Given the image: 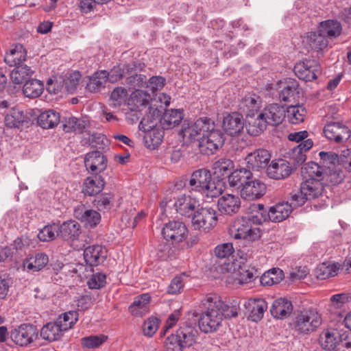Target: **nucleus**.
<instances>
[{
	"instance_id": "79ce46f5",
	"label": "nucleus",
	"mask_w": 351,
	"mask_h": 351,
	"mask_svg": "<svg viewBox=\"0 0 351 351\" xmlns=\"http://www.w3.org/2000/svg\"><path fill=\"white\" fill-rule=\"evenodd\" d=\"M15 68L10 73L12 81L16 84H20L31 79L34 71L26 64H21Z\"/></svg>"
},
{
	"instance_id": "f8f14e48",
	"label": "nucleus",
	"mask_w": 351,
	"mask_h": 351,
	"mask_svg": "<svg viewBox=\"0 0 351 351\" xmlns=\"http://www.w3.org/2000/svg\"><path fill=\"white\" fill-rule=\"evenodd\" d=\"M73 215L75 217L84 223L86 227L95 228L101 221V215L93 209H87L85 205L78 204L75 207Z\"/></svg>"
},
{
	"instance_id": "6e6552de",
	"label": "nucleus",
	"mask_w": 351,
	"mask_h": 351,
	"mask_svg": "<svg viewBox=\"0 0 351 351\" xmlns=\"http://www.w3.org/2000/svg\"><path fill=\"white\" fill-rule=\"evenodd\" d=\"M294 73L300 80L311 82L315 80L321 74V66L315 61L306 60L297 63L294 66Z\"/></svg>"
},
{
	"instance_id": "3c124183",
	"label": "nucleus",
	"mask_w": 351,
	"mask_h": 351,
	"mask_svg": "<svg viewBox=\"0 0 351 351\" xmlns=\"http://www.w3.org/2000/svg\"><path fill=\"white\" fill-rule=\"evenodd\" d=\"M234 167V163L230 159L220 158L213 165V173L218 178L230 175Z\"/></svg>"
},
{
	"instance_id": "20e7f679",
	"label": "nucleus",
	"mask_w": 351,
	"mask_h": 351,
	"mask_svg": "<svg viewBox=\"0 0 351 351\" xmlns=\"http://www.w3.org/2000/svg\"><path fill=\"white\" fill-rule=\"evenodd\" d=\"M322 322L320 314L315 310H304L295 313L293 328L302 334L315 331Z\"/></svg>"
},
{
	"instance_id": "338daca9",
	"label": "nucleus",
	"mask_w": 351,
	"mask_h": 351,
	"mask_svg": "<svg viewBox=\"0 0 351 351\" xmlns=\"http://www.w3.org/2000/svg\"><path fill=\"white\" fill-rule=\"evenodd\" d=\"M159 112L160 111L156 108L153 112V115L147 114L145 116L139 123V128L145 132L153 130L156 125V121L154 117L156 114L158 116Z\"/></svg>"
},
{
	"instance_id": "37998d69",
	"label": "nucleus",
	"mask_w": 351,
	"mask_h": 351,
	"mask_svg": "<svg viewBox=\"0 0 351 351\" xmlns=\"http://www.w3.org/2000/svg\"><path fill=\"white\" fill-rule=\"evenodd\" d=\"M306 110L302 105H291L285 110L286 118L291 124H299L304 121Z\"/></svg>"
},
{
	"instance_id": "0eeeda50",
	"label": "nucleus",
	"mask_w": 351,
	"mask_h": 351,
	"mask_svg": "<svg viewBox=\"0 0 351 351\" xmlns=\"http://www.w3.org/2000/svg\"><path fill=\"white\" fill-rule=\"evenodd\" d=\"M38 330L32 324H22L10 332V338L16 344L25 346L38 339Z\"/></svg>"
},
{
	"instance_id": "4be33fe9",
	"label": "nucleus",
	"mask_w": 351,
	"mask_h": 351,
	"mask_svg": "<svg viewBox=\"0 0 351 351\" xmlns=\"http://www.w3.org/2000/svg\"><path fill=\"white\" fill-rule=\"evenodd\" d=\"M293 311V305L290 300L280 298L275 300L270 308L271 315L276 319H284Z\"/></svg>"
},
{
	"instance_id": "09e8293b",
	"label": "nucleus",
	"mask_w": 351,
	"mask_h": 351,
	"mask_svg": "<svg viewBox=\"0 0 351 351\" xmlns=\"http://www.w3.org/2000/svg\"><path fill=\"white\" fill-rule=\"evenodd\" d=\"M182 119V112L180 110H167L162 119L161 124L165 129H170L178 125Z\"/></svg>"
},
{
	"instance_id": "0e129e2a",
	"label": "nucleus",
	"mask_w": 351,
	"mask_h": 351,
	"mask_svg": "<svg viewBox=\"0 0 351 351\" xmlns=\"http://www.w3.org/2000/svg\"><path fill=\"white\" fill-rule=\"evenodd\" d=\"M195 122L201 136H206V133L214 130L215 125V121L206 117H200Z\"/></svg>"
},
{
	"instance_id": "680f3d73",
	"label": "nucleus",
	"mask_w": 351,
	"mask_h": 351,
	"mask_svg": "<svg viewBox=\"0 0 351 351\" xmlns=\"http://www.w3.org/2000/svg\"><path fill=\"white\" fill-rule=\"evenodd\" d=\"M151 99V95L141 90H136L131 95V100L137 108L146 106Z\"/></svg>"
},
{
	"instance_id": "a18cd8bd",
	"label": "nucleus",
	"mask_w": 351,
	"mask_h": 351,
	"mask_svg": "<svg viewBox=\"0 0 351 351\" xmlns=\"http://www.w3.org/2000/svg\"><path fill=\"white\" fill-rule=\"evenodd\" d=\"M60 120L59 113L53 110L42 112L38 117V124L44 129H50L56 126Z\"/></svg>"
},
{
	"instance_id": "ea45409f",
	"label": "nucleus",
	"mask_w": 351,
	"mask_h": 351,
	"mask_svg": "<svg viewBox=\"0 0 351 351\" xmlns=\"http://www.w3.org/2000/svg\"><path fill=\"white\" fill-rule=\"evenodd\" d=\"M105 182L101 176L94 178L88 177L83 184L82 192L86 195L94 196L99 193L104 188Z\"/></svg>"
},
{
	"instance_id": "de8ad7c7",
	"label": "nucleus",
	"mask_w": 351,
	"mask_h": 351,
	"mask_svg": "<svg viewBox=\"0 0 351 351\" xmlns=\"http://www.w3.org/2000/svg\"><path fill=\"white\" fill-rule=\"evenodd\" d=\"M339 269L337 263L324 262L319 265L315 269V275L319 280H325L335 276Z\"/></svg>"
},
{
	"instance_id": "5701e85b",
	"label": "nucleus",
	"mask_w": 351,
	"mask_h": 351,
	"mask_svg": "<svg viewBox=\"0 0 351 351\" xmlns=\"http://www.w3.org/2000/svg\"><path fill=\"white\" fill-rule=\"evenodd\" d=\"M106 250L101 245H90L84 252V260L90 266H97L102 263L106 258Z\"/></svg>"
},
{
	"instance_id": "c85d7f7f",
	"label": "nucleus",
	"mask_w": 351,
	"mask_h": 351,
	"mask_svg": "<svg viewBox=\"0 0 351 351\" xmlns=\"http://www.w3.org/2000/svg\"><path fill=\"white\" fill-rule=\"evenodd\" d=\"M59 237L64 240H77L81 233L80 224L73 220L58 224Z\"/></svg>"
},
{
	"instance_id": "9d476101",
	"label": "nucleus",
	"mask_w": 351,
	"mask_h": 351,
	"mask_svg": "<svg viewBox=\"0 0 351 351\" xmlns=\"http://www.w3.org/2000/svg\"><path fill=\"white\" fill-rule=\"evenodd\" d=\"M266 189L265 184L252 176V179L241 188L240 195L244 199L255 200L263 197L266 193Z\"/></svg>"
},
{
	"instance_id": "a211bd4d",
	"label": "nucleus",
	"mask_w": 351,
	"mask_h": 351,
	"mask_svg": "<svg viewBox=\"0 0 351 351\" xmlns=\"http://www.w3.org/2000/svg\"><path fill=\"white\" fill-rule=\"evenodd\" d=\"M313 145V143L311 139H306L291 150L289 153V161H287V162L293 167V169L305 162L306 159L305 152L309 150Z\"/></svg>"
},
{
	"instance_id": "72a5a7b5",
	"label": "nucleus",
	"mask_w": 351,
	"mask_h": 351,
	"mask_svg": "<svg viewBox=\"0 0 351 351\" xmlns=\"http://www.w3.org/2000/svg\"><path fill=\"white\" fill-rule=\"evenodd\" d=\"M27 58V52L22 45H16L6 53L4 60L10 66L23 64Z\"/></svg>"
},
{
	"instance_id": "bf43d9fd",
	"label": "nucleus",
	"mask_w": 351,
	"mask_h": 351,
	"mask_svg": "<svg viewBox=\"0 0 351 351\" xmlns=\"http://www.w3.org/2000/svg\"><path fill=\"white\" fill-rule=\"evenodd\" d=\"M223 191V184L220 181H213L211 178L201 193L208 197H215L221 195Z\"/></svg>"
},
{
	"instance_id": "58836bf2",
	"label": "nucleus",
	"mask_w": 351,
	"mask_h": 351,
	"mask_svg": "<svg viewBox=\"0 0 351 351\" xmlns=\"http://www.w3.org/2000/svg\"><path fill=\"white\" fill-rule=\"evenodd\" d=\"M340 332L337 329H328L320 335L319 342L323 349L328 351L333 350L337 345L339 346Z\"/></svg>"
},
{
	"instance_id": "412c9836",
	"label": "nucleus",
	"mask_w": 351,
	"mask_h": 351,
	"mask_svg": "<svg viewBox=\"0 0 351 351\" xmlns=\"http://www.w3.org/2000/svg\"><path fill=\"white\" fill-rule=\"evenodd\" d=\"M261 117V111L246 116V129L250 136H258L266 130L267 123L265 118Z\"/></svg>"
},
{
	"instance_id": "1a4fd4ad",
	"label": "nucleus",
	"mask_w": 351,
	"mask_h": 351,
	"mask_svg": "<svg viewBox=\"0 0 351 351\" xmlns=\"http://www.w3.org/2000/svg\"><path fill=\"white\" fill-rule=\"evenodd\" d=\"M162 234L164 238L175 243H180L185 240L188 235L186 225L180 221H171L165 224Z\"/></svg>"
},
{
	"instance_id": "4d7b16f0",
	"label": "nucleus",
	"mask_w": 351,
	"mask_h": 351,
	"mask_svg": "<svg viewBox=\"0 0 351 351\" xmlns=\"http://www.w3.org/2000/svg\"><path fill=\"white\" fill-rule=\"evenodd\" d=\"M58 230V223L45 226L38 234V238L43 242L52 241L59 237Z\"/></svg>"
},
{
	"instance_id": "e2e57ef3",
	"label": "nucleus",
	"mask_w": 351,
	"mask_h": 351,
	"mask_svg": "<svg viewBox=\"0 0 351 351\" xmlns=\"http://www.w3.org/2000/svg\"><path fill=\"white\" fill-rule=\"evenodd\" d=\"M160 324V319L156 317H150L143 324V335L152 337L157 331Z\"/></svg>"
},
{
	"instance_id": "f03ea898",
	"label": "nucleus",
	"mask_w": 351,
	"mask_h": 351,
	"mask_svg": "<svg viewBox=\"0 0 351 351\" xmlns=\"http://www.w3.org/2000/svg\"><path fill=\"white\" fill-rule=\"evenodd\" d=\"M197 336V330L193 326H180L175 334L171 335L165 339L166 350L185 351L195 343Z\"/></svg>"
},
{
	"instance_id": "13d9d810",
	"label": "nucleus",
	"mask_w": 351,
	"mask_h": 351,
	"mask_svg": "<svg viewBox=\"0 0 351 351\" xmlns=\"http://www.w3.org/2000/svg\"><path fill=\"white\" fill-rule=\"evenodd\" d=\"M128 97V91L123 87H117L111 93L110 101V105L117 107L125 103Z\"/></svg>"
},
{
	"instance_id": "8fccbe9b",
	"label": "nucleus",
	"mask_w": 351,
	"mask_h": 351,
	"mask_svg": "<svg viewBox=\"0 0 351 351\" xmlns=\"http://www.w3.org/2000/svg\"><path fill=\"white\" fill-rule=\"evenodd\" d=\"M43 88L44 85L41 81L31 78L25 82L23 93L27 97L36 98L42 94Z\"/></svg>"
},
{
	"instance_id": "603ef678",
	"label": "nucleus",
	"mask_w": 351,
	"mask_h": 351,
	"mask_svg": "<svg viewBox=\"0 0 351 351\" xmlns=\"http://www.w3.org/2000/svg\"><path fill=\"white\" fill-rule=\"evenodd\" d=\"M79 314L76 311H69L61 314L56 322L63 331L71 329L77 322Z\"/></svg>"
},
{
	"instance_id": "7ed1b4c3",
	"label": "nucleus",
	"mask_w": 351,
	"mask_h": 351,
	"mask_svg": "<svg viewBox=\"0 0 351 351\" xmlns=\"http://www.w3.org/2000/svg\"><path fill=\"white\" fill-rule=\"evenodd\" d=\"M229 235L234 239L243 240L244 243L254 242L261 237V230L254 228L247 217H237L232 220L228 228Z\"/></svg>"
},
{
	"instance_id": "774afa93",
	"label": "nucleus",
	"mask_w": 351,
	"mask_h": 351,
	"mask_svg": "<svg viewBox=\"0 0 351 351\" xmlns=\"http://www.w3.org/2000/svg\"><path fill=\"white\" fill-rule=\"evenodd\" d=\"M107 339L105 335L90 336L82 339V344L87 348H95L101 346Z\"/></svg>"
},
{
	"instance_id": "4c0bfd02",
	"label": "nucleus",
	"mask_w": 351,
	"mask_h": 351,
	"mask_svg": "<svg viewBox=\"0 0 351 351\" xmlns=\"http://www.w3.org/2000/svg\"><path fill=\"white\" fill-rule=\"evenodd\" d=\"M318 30L329 40L341 35L342 27L337 20H326L320 23Z\"/></svg>"
},
{
	"instance_id": "a878e982",
	"label": "nucleus",
	"mask_w": 351,
	"mask_h": 351,
	"mask_svg": "<svg viewBox=\"0 0 351 351\" xmlns=\"http://www.w3.org/2000/svg\"><path fill=\"white\" fill-rule=\"evenodd\" d=\"M324 189L323 184L317 179H306L301 183L300 193H303L308 200H311L322 195Z\"/></svg>"
},
{
	"instance_id": "a19ab883",
	"label": "nucleus",
	"mask_w": 351,
	"mask_h": 351,
	"mask_svg": "<svg viewBox=\"0 0 351 351\" xmlns=\"http://www.w3.org/2000/svg\"><path fill=\"white\" fill-rule=\"evenodd\" d=\"M63 332V330L56 321L44 325L40 330V336L45 340L54 341L61 338Z\"/></svg>"
},
{
	"instance_id": "dca6fc26",
	"label": "nucleus",
	"mask_w": 351,
	"mask_h": 351,
	"mask_svg": "<svg viewBox=\"0 0 351 351\" xmlns=\"http://www.w3.org/2000/svg\"><path fill=\"white\" fill-rule=\"evenodd\" d=\"M244 128V119L241 114L232 112L224 117L223 128L227 134L232 136L239 135Z\"/></svg>"
},
{
	"instance_id": "4468645a",
	"label": "nucleus",
	"mask_w": 351,
	"mask_h": 351,
	"mask_svg": "<svg viewBox=\"0 0 351 351\" xmlns=\"http://www.w3.org/2000/svg\"><path fill=\"white\" fill-rule=\"evenodd\" d=\"M350 130L339 122H330L324 128L325 136L336 143H341L350 137Z\"/></svg>"
},
{
	"instance_id": "bb28decb",
	"label": "nucleus",
	"mask_w": 351,
	"mask_h": 351,
	"mask_svg": "<svg viewBox=\"0 0 351 351\" xmlns=\"http://www.w3.org/2000/svg\"><path fill=\"white\" fill-rule=\"evenodd\" d=\"M211 179V174L206 169H199L195 171L189 180V185L192 190L202 192L208 181Z\"/></svg>"
},
{
	"instance_id": "f257e3e1",
	"label": "nucleus",
	"mask_w": 351,
	"mask_h": 351,
	"mask_svg": "<svg viewBox=\"0 0 351 351\" xmlns=\"http://www.w3.org/2000/svg\"><path fill=\"white\" fill-rule=\"evenodd\" d=\"M226 304L217 295H208L202 301L199 328L204 333L215 332L221 326Z\"/></svg>"
},
{
	"instance_id": "39448f33",
	"label": "nucleus",
	"mask_w": 351,
	"mask_h": 351,
	"mask_svg": "<svg viewBox=\"0 0 351 351\" xmlns=\"http://www.w3.org/2000/svg\"><path fill=\"white\" fill-rule=\"evenodd\" d=\"M217 221V212L214 208L201 207L194 213L191 222L195 230L206 232L214 228Z\"/></svg>"
},
{
	"instance_id": "7c9ffc66",
	"label": "nucleus",
	"mask_w": 351,
	"mask_h": 351,
	"mask_svg": "<svg viewBox=\"0 0 351 351\" xmlns=\"http://www.w3.org/2000/svg\"><path fill=\"white\" fill-rule=\"evenodd\" d=\"M48 256L43 252L37 253L24 260L23 265L28 272H36L43 269L48 263Z\"/></svg>"
},
{
	"instance_id": "aec40b11",
	"label": "nucleus",
	"mask_w": 351,
	"mask_h": 351,
	"mask_svg": "<svg viewBox=\"0 0 351 351\" xmlns=\"http://www.w3.org/2000/svg\"><path fill=\"white\" fill-rule=\"evenodd\" d=\"M293 171V167L287 161L280 160L272 161L267 168V176L272 179L280 180L287 178Z\"/></svg>"
},
{
	"instance_id": "393cba45",
	"label": "nucleus",
	"mask_w": 351,
	"mask_h": 351,
	"mask_svg": "<svg viewBox=\"0 0 351 351\" xmlns=\"http://www.w3.org/2000/svg\"><path fill=\"white\" fill-rule=\"evenodd\" d=\"M29 117L23 110L18 107L12 108L5 114L4 123L7 128H20L25 123H27Z\"/></svg>"
},
{
	"instance_id": "ddd939ff",
	"label": "nucleus",
	"mask_w": 351,
	"mask_h": 351,
	"mask_svg": "<svg viewBox=\"0 0 351 351\" xmlns=\"http://www.w3.org/2000/svg\"><path fill=\"white\" fill-rule=\"evenodd\" d=\"M261 117H264L267 125L276 126L286 118L285 108L278 104H271L261 111Z\"/></svg>"
},
{
	"instance_id": "2f4dec72",
	"label": "nucleus",
	"mask_w": 351,
	"mask_h": 351,
	"mask_svg": "<svg viewBox=\"0 0 351 351\" xmlns=\"http://www.w3.org/2000/svg\"><path fill=\"white\" fill-rule=\"evenodd\" d=\"M292 210L289 202H280L269 208L267 216L270 217L272 222H280L286 219Z\"/></svg>"
},
{
	"instance_id": "e433bc0d",
	"label": "nucleus",
	"mask_w": 351,
	"mask_h": 351,
	"mask_svg": "<svg viewBox=\"0 0 351 351\" xmlns=\"http://www.w3.org/2000/svg\"><path fill=\"white\" fill-rule=\"evenodd\" d=\"M151 297L148 293H143L135 298L133 303L129 306V311L132 315L143 317L149 311V303Z\"/></svg>"
},
{
	"instance_id": "2eb2a0df",
	"label": "nucleus",
	"mask_w": 351,
	"mask_h": 351,
	"mask_svg": "<svg viewBox=\"0 0 351 351\" xmlns=\"http://www.w3.org/2000/svg\"><path fill=\"white\" fill-rule=\"evenodd\" d=\"M84 164L88 172L97 174L106 169L107 159L101 152L93 151L86 155Z\"/></svg>"
},
{
	"instance_id": "473e14b6",
	"label": "nucleus",
	"mask_w": 351,
	"mask_h": 351,
	"mask_svg": "<svg viewBox=\"0 0 351 351\" xmlns=\"http://www.w3.org/2000/svg\"><path fill=\"white\" fill-rule=\"evenodd\" d=\"M253 173L250 170L245 168H241L236 169L231 172L228 176V182L230 186L236 187L237 189H241L245 183L252 179Z\"/></svg>"
},
{
	"instance_id": "f704fd0d",
	"label": "nucleus",
	"mask_w": 351,
	"mask_h": 351,
	"mask_svg": "<svg viewBox=\"0 0 351 351\" xmlns=\"http://www.w3.org/2000/svg\"><path fill=\"white\" fill-rule=\"evenodd\" d=\"M306 45L316 51H322L328 45V40L319 30L307 34L304 40Z\"/></svg>"
},
{
	"instance_id": "864d4df0",
	"label": "nucleus",
	"mask_w": 351,
	"mask_h": 351,
	"mask_svg": "<svg viewBox=\"0 0 351 351\" xmlns=\"http://www.w3.org/2000/svg\"><path fill=\"white\" fill-rule=\"evenodd\" d=\"M269 210H267L263 204H258L254 205L252 212L247 218L250 223L254 224H261L267 220L270 221V217L267 216Z\"/></svg>"
},
{
	"instance_id": "9b49d317",
	"label": "nucleus",
	"mask_w": 351,
	"mask_h": 351,
	"mask_svg": "<svg viewBox=\"0 0 351 351\" xmlns=\"http://www.w3.org/2000/svg\"><path fill=\"white\" fill-rule=\"evenodd\" d=\"M199 201L186 194L180 195L177 197L174 207L178 213L182 216L193 217L195 210L199 208Z\"/></svg>"
},
{
	"instance_id": "423d86ee",
	"label": "nucleus",
	"mask_w": 351,
	"mask_h": 351,
	"mask_svg": "<svg viewBox=\"0 0 351 351\" xmlns=\"http://www.w3.org/2000/svg\"><path fill=\"white\" fill-rule=\"evenodd\" d=\"M225 139L223 132L215 125L214 130L201 137L199 147L204 154H213L223 146Z\"/></svg>"
},
{
	"instance_id": "6ab92c4d",
	"label": "nucleus",
	"mask_w": 351,
	"mask_h": 351,
	"mask_svg": "<svg viewBox=\"0 0 351 351\" xmlns=\"http://www.w3.org/2000/svg\"><path fill=\"white\" fill-rule=\"evenodd\" d=\"M217 206L222 214L231 215L239 212L241 208V200L238 196L226 194L218 199Z\"/></svg>"
},
{
	"instance_id": "49530a36",
	"label": "nucleus",
	"mask_w": 351,
	"mask_h": 351,
	"mask_svg": "<svg viewBox=\"0 0 351 351\" xmlns=\"http://www.w3.org/2000/svg\"><path fill=\"white\" fill-rule=\"evenodd\" d=\"M302 175L307 179H324L325 169L314 162H308L301 169Z\"/></svg>"
},
{
	"instance_id": "5fc2aeb1",
	"label": "nucleus",
	"mask_w": 351,
	"mask_h": 351,
	"mask_svg": "<svg viewBox=\"0 0 351 351\" xmlns=\"http://www.w3.org/2000/svg\"><path fill=\"white\" fill-rule=\"evenodd\" d=\"M283 278L282 271L280 269H272L265 272L261 278L263 285L271 286L280 282Z\"/></svg>"
},
{
	"instance_id": "f3484780",
	"label": "nucleus",
	"mask_w": 351,
	"mask_h": 351,
	"mask_svg": "<svg viewBox=\"0 0 351 351\" xmlns=\"http://www.w3.org/2000/svg\"><path fill=\"white\" fill-rule=\"evenodd\" d=\"M270 160L271 154L265 149H256L249 154L245 158L248 167L256 171L267 168Z\"/></svg>"
},
{
	"instance_id": "6e6d98bb",
	"label": "nucleus",
	"mask_w": 351,
	"mask_h": 351,
	"mask_svg": "<svg viewBox=\"0 0 351 351\" xmlns=\"http://www.w3.org/2000/svg\"><path fill=\"white\" fill-rule=\"evenodd\" d=\"M196 128L197 127L195 121L194 123H188L186 124L184 123L182 128L180 130V133L182 134L183 138L189 141L197 140L199 142V139L202 136H200L198 128Z\"/></svg>"
},
{
	"instance_id": "052dcab7",
	"label": "nucleus",
	"mask_w": 351,
	"mask_h": 351,
	"mask_svg": "<svg viewBox=\"0 0 351 351\" xmlns=\"http://www.w3.org/2000/svg\"><path fill=\"white\" fill-rule=\"evenodd\" d=\"M114 195L111 193H104L94 199L95 206L100 211L109 210L112 206Z\"/></svg>"
},
{
	"instance_id": "b1692460",
	"label": "nucleus",
	"mask_w": 351,
	"mask_h": 351,
	"mask_svg": "<svg viewBox=\"0 0 351 351\" xmlns=\"http://www.w3.org/2000/svg\"><path fill=\"white\" fill-rule=\"evenodd\" d=\"M245 307L250 312L249 318L257 322L263 317L267 308V304L264 299H250L245 303Z\"/></svg>"
},
{
	"instance_id": "c03bdc74",
	"label": "nucleus",
	"mask_w": 351,
	"mask_h": 351,
	"mask_svg": "<svg viewBox=\"0 0 351 351\" xmlns=\"http://www.w3.org/2000/svg\"><path fill=\"white\" fill-rule=\"evenodd\" d=\"M108 82V72L105 70L95 72L89 77L86 88L91 93H97Z\"/></svg>"
},
{
	"instance_id": "cd10ccee",
	"label": "nucleus",
	"mask_w": 351,
	"mask_h": 351,
	"mask_svg": "<svg viewBox=\"0 0 351 351\" xmlns=\"http://www.w3.org/2000/svg\"><path fill=\"white\" fill-rule=\"evenodd\" d=\"M300 95L299 84L296 80L288 79L279 93V99L281 101L291 102L295 101Z\"/></svg>"
},
{
	"instance_id": "c9c22d12",
	"label": "nucleus",
	"mask_w": 351,
	"mask_h": 351,
	"mask_svg": "<svg viewBox=\"0 0 351 351\" xmlns=\"http://www.w3.org/2000/svg\"><path fill=\"white\" fill-rule=\"evenodd\" d=\"M88 125L89 121L86 118L71 116L65 117L63 121V130L66 132L82 134Z\"/></svg>"
},
{
	"instance_id": "69168bd1",
	"label": "nucleus",
	"mask_w": 351,
	"mask_h": 351,
	"mask_svg": "<svg viewBox=\"0 0 351 351\" xmlns=\"http://www.w3.org/2000/svg\"><path fill=\"white\" fill-rule=\"evenodd\" d=\"M256 270L254 268H241L236 280L240 285L246 284L253 281L256 276Z\"/></svg>"
},
{
	"instance_id": "c756f323",
	"label": "nucleus",
	"mask_w": 351,
	"mask_h": 351,
	"mask_svg": "<svg viewBox=\"0 0 351 351\" xmlns=\"http://www.w3.org/2000/svg\"><path fill=\"white\" fill-rule=\"evenodd\" d=\"M261 98L254 93H249L243 97L239 102V110L246 114H254L260 112L258 110L261 106Z\"/></svg>"
}]
</instances>
